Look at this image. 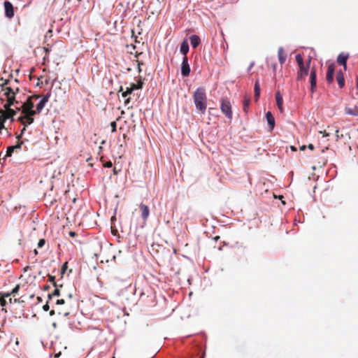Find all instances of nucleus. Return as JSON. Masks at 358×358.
Segmentation results:
<instances>
[{
  "label": "nucleus",
  "mask_w": 358,
  "mask_h": 358,
  "mask_svg": "<svg viewBox=\"0 0 358 358\" xmlns=\"http://www.w3.org/2000/svg\"><path fill=\"white\" fill-rule=\"evenodd\" d=\"M349 55L348 53L341 52L337 57V62L338 64L343 66L344 71L347 69V61L348 59Z\"/></svg>",
  "instance_id": "6e6552de"
},
{
  "label": "nucleus",
  "mask_w": 358,
  "mask_h": 358,
  "mask_svg": "<svg viewBox=\"0 0 358 358\" xmlns=\"http://www.w3.org/2000/svg\"><path fill=\"white\" fill-rule=\"evenodd\" d=\"M50 96V92L47 93L45 95L43 96L42 99L36 106L37 112H41L43 110V108L45 107V103L48 101Z\"/></svg>",
  "instance_id": "ddd939ff"
},
{
  "label": "nucleus",
  "mask_w": 358,
  "mask_h": 358,
  "mask_svg": "<svg viewBox=\"0 0 358 358\" xmlns=\"http://www.w3.org/2000/svg\"><path fill=\"white\" fill-rule=\"evenodd\" d=\"M65 303L64 299H58L56 302L57 305H62Z\"/></svg>",
  "instance_id": "79ce46f5"
},
{
  "label": "nucleus",
  "mask_w": 358,
  "mask_h": 358,
  "mask_svg": "<svg viewBox=\"0 0 358 358\" xmlns=\"http://www.w3.org/2000/svg\"><path fill=\"white\" fill-rule=\"evenodd\" d=\"M44 49H45V52H48L49 51V49H48V48H44Z\"/></svg>",
  "instance_id": "6e6d98bb"
},
{
  "label": "nucleus",
  "mask_w": 358,
  "mask_h": 358,
  "mask_svg": "<svg viewBox=\"0 0 358 358\" xmlns=\"http://www.w3.org/2000/svg\"><path fill=\"white\" fill-rule=\"evenodd\" d=\"M143 82L141 80V79H139L137 81V83H131V86L133 87V89L135 90H139L143 87Z\"/></svg>",
  "instance_id": "bb28decb"
},
{
  "label": "nucleus",
  "mask_w": 358,
  "mask_h": 358,
  "mask_svg": "<svg viewBox=\"0 0 358 358\" xmlns=\"http://www.w3.org/2000/svg\"><path fill=\"white\" fill-rule=\"evenodd\" d=\"M296 61L299 65V71L297 73V80H301L303 79L305 76L308 74V70L310 68V64L311 62V59L309 58L306 62L304 64L303 59L300 54L296 55Z\"/></svg>",
  "instance_id": "f03ea898"
},
{
  "label": "nucleus",
  "mask_w": 358,
  "mask_h": 358,
  "mask_svg": "<svg viewBox=\"0 0 358 358\" xmlns=\"http://www.w3.org/2000/svg\"><path fill=\"white\" fill-rule=\"evenodd\" d=\"M67 268V262H65L62 268V273H64Z\"/></svg>",
  "instance_id": "58836bf2"
},
{
  "label": "nucleus",
  "mask_w": 358,
  "mask_h": 358,
  "mask_svg": "<svg viewBox=\"0 0 358 358\" xmlns=\"http://www.w3.org/2000/svg\"><path fill=\"white\" fill-rule=\"evenodd\" d=\"M29 269H30V267L27 266H26V267H24V272H26V271H27Z\"/></svg>",
  "instance_id": "09e8293b"
},
{
  "label": "nucleus",
  "mask_w": 358,
  "mask_h": 358,
  "mask_svg": "<svg viewBox=\"0 0 358 358\" xmlns=\"http://www.w3.org/2000/svg\"><path fill=\"white\" fill-rule=\"evenodd\" d=\"M345 111L348 115L358 116V106H355L354 108L345 107Z\"/></svg>",
  "instance_id": "aec40b11"
},
{
  "label": "nucleus",
  "mask_w": 358,
  "mask_h": 358,
  "mask_svg": "<svg viewBox=\"0 0 358 358\" xmlns=\"http://www.w3.org/2000/svg\"><path fill=\"white\" fill-rule=\"evenodd\" d=\"M335 134H336V140L337 141H339L341 138H342L343 137V134H339V129H338L335 130Z\"/></svg>",
  "instance_id": "2f4dec72"
},
{
  "label": "nucleus",
  "mask_w": 358,
  "mask_h": 358,
  "mask_svg": "<svg viewBox=\"0 0 358 358\" xmlns=\"http://www.w3.org/2000/svg\"><path fill=\"white\" fill-rule=\"evenodd\" d=\"M55 287V289L54 292L52 294L48 295V297L50 299L52 298V296H59L60 295V292H59V289L57 288V285Z\"/></svg>",
  "instance_id": "7c9ffc66"
},
{
  "label": "nucleus",
  "mask_w": 358,
  "mask_h": 358,
  "mask_svg": "<svg viewBox=\"0 0 358 358\" xmlns=\"http://www.w3.org/2000/svg\"><path fill=\"white\" fill-rule=\"evenodd\" d=\"M189 40L191 45L194 48H197L201 43V39L197 35H192L189 37Z\"/></svg>",
  "instance_id": "6ab92c4d"
},
{
  "label": "nucleus",
  "mask_w": 358,
  "mask_h": 358,
  "mask_svg": "<svg viewBox=\"0 0 358 358\" xmlns=\"http://www.w3.org/2000/svg\"><path fill=\"white\" fill-rule=\"evenodd\" d=\"M250 103V99L248 97H245L244 101H243V110L245 113H248Z\"/></svg>",
  "instance_id": "cd10ccee"
},
{
  "label": "nucleus",
  "mask_w": 358,
  "mask_h": 358,
  "mask_svg": "<svg viewBox=\"0 0 358 358\" xmlns=\"http://www.w3.org/2000/svg\"><path fill=\"white\" fill-rule=\"evenodd\" d=\"M134 90L133 89V87L131 85L129 87H127L126 88L125 91H123V87H120V89L119 92H122V97L126 98L125 100H124V104L126 106L128 105L129 103L130 102V97H127V96H128V95L131 94V92Z\"/></svg>",
  "instance_id": "9d476101"
},
{
  "label": "nucleus",
  "mask_w": 358,
  "mask_h": 358,
  "mask_svg": "<svg viewBox=\"0 0 358 358\" xmlns=\"http://www.w3.org/2000/svg\"><path fill=\"white\" fill-rule=\"evenodd\" d=\"M8 301H9V303H12V300H13V299H12L10 296V297H8Z\"/></svg>",
  "instance_id": "3c124183"
},
{
  "label": "nucleus",
  "mask_w": 358,
  "mask_h": 358,
  "mask_svg": "<svg viewBox=\"0 0 358 358\" xmlns=\"http://www.w3.org/2000/svg\"><path fill=\"white\" fill-rule=\"evenodd\" d=\"M278 56L279 59V62L281 64H283L287 58V55L284 52V50L282 48H280L278 50Z\"/></svg>",
  "instance_id": "412c9836"
},
{
  "label": "nucleus",
  "mask_w": 358,
  "mask_h": 358,
  "mask_svg": "<svg viewBox=\"0 0 358 358\" xmlns=\"http://www.w3.org/2000/svg\"><path fill=\"white\" fill-rule=\"evenodd\" d=\"M17 300L16 299H14V302H17Z\"/></svg>",
  "instance_id": "052dcab7"
},
{
  "label": "nucleus",
  "mask_w": 358,
  "mask_h": 358,
  "mask_svg": "<svg viewBox=\"0 0 358 358\" xmlns=\"http://www.w3.org/2000/svg\"><path fill=\"white\" fill-rule=\"evenodd\" d=\"M181 73L184 77L188 76L190 73V67L187 56H185L182 61Z\"/></svg>",
  "instance_id": "39448f33"
},
{
  "label": "nucleus",
  "mask_w": 358,
  "mask_h": 358,
  "mask_svg": "<svg viewBox=\"0 0 358 358\" xmlns=\"http://www.w3.org/2000/svg\"><path fill=\"white\" fill-rule=\"evenodd\" d=\"M17 120L20 122L24 126L27 127L34 122V117H29L25 114L18 117Z\"/></svg>",
  "instance_id": "f8f14e48"
},
{
  "label": "nucleus",
  "mask_w": 358,
  "mask_h": 358,
  "mask_svg": "<svg viewBox=\"0 0 358 358\" xmlns=\"http://www.w3.org/2000/svg\"><path fill=\"white\" fill-rule=\"evenodd\" d=\"M112 166H113V164H112V162H111L110 161L107 162L104 164V166H105V167H108V168H110V167H112Z\"/></svg>",
  "instance_id": "a19ab883"
},
{
  "label": "nucleus",
  "mask_w": 358,
  "mask_h": 358,
  "mask_svg": "<svg viewBox=\"0 0 358 358\" xmlns=\"http://www.w3.org/2000/svg\"><path fill=\"white\" fill-rule=\"evenodd\" d=\"M4 294L5 293H0V305L1 306H4L7 303L8 297L4 296Z\"/></svg>",
  "instance_id": "c756f323"
},
{
  "label": "nucleus",
  "mask_w": 358,
  "mask_h": 358,
  "mask_svg": "<svg viewBox=\"0 0 358 358\" xmlns=\"http://www.w3.org/2000/svg\"><path fill=\"white\" fill-rule=\"evenodd\" d=\"M3 338V333L0 332V340Z\"/></svg>",
  "instance_id": "5fc2aeb1"
},
{
  "label": "nucleus",
  "mask_w": 358,
  "mask_h": 358,
  "mask_svg": "<svg viewBox=\"0 0 358 358\" xmlns=\"http://www.w3.org/2000/svg\"><path fill=\"white\" fill-rule=\"evenodd\" d=\"M34 107V104L31 99L28 98L27 100L22 106V113H25Z\"/></svg>",
  "instance_id": "dca6fc26"
},
{
  "label": "nucleus",
  "mask_w": 358,
  "mask_h": 358,
  "mask_svg": "<svg viewBox=\"0 0 358 358\" xmlns=\"http://www.w3.org/2000/svg\"><path fill=\"white\" fill-rule=\"evenodd\" d=\"M3 83L1 84V85L3 87L4 86L7 85L9 83L8 80H3V78H1V80Z\"/></svg>",
  "instance_id": "c9c22d12"
},
{
  "label": "nucleus",
  "mask_w": 358,
  "mask_h": 358,
  "mask_svg": "<svg viewBox=\"0 0 358 358\" xmlns=\"http://www.w3.org/2000/svg\"><path fill=\"white\" fill-rule=\"evenodd\" d=\"M3 90L5 91L6 96H10L11 95L15 96L19 92V88L17 87L15 89L12 87H6L3 88Z\"/></svg>",
  "instance_id": "f3484780"
},
{
  "label": "nucleus",
  "mask_w": 358,
  "mask_h": 358,
  "mask_svg": "<svg viewBox=\"0 0 358 358\" xmlns=\"http://www.w3.org/2000/svg\"><path fill=\"white\" fill-rule=\"evenodd\" d=\"M189 51V45L186 40H184L180 45V52L182 55L186 56Z\"/></svg>",
  "instance_id": "5701e85b"
},
{
  "label": "nucleus",
  "mask_w": 358,
  "mask_h": 358,
  "mask_svg": "<svg viewBox=\"0 0 358 358\" xmlns=\"http://www.w3.org/2000/svg\"><path fill=\"white\" fill-rule=\"evenodd\" d=\"M306 149V146L305 145H302L301 148H300V150H304Z\"/></svg>",
  "instance_id": "864d4df0"
},
{
  "label": "nucleus",
  "mask_w": 358,
  "mask_h": 358,
  "mask_svg": "<svg viewBox=\"0 0 358 358\" xmlns=\"http://www.w3.org/2000/svg\"><path fill=\"white\" fill-rule=\"evenodd\" d=\"M193 99L196 110L200 114H204L207 108V96L205 87H198L193 94Z\"/></svg>",
  "instance_id": "f257e3e1"
},
{
  "label": "nucleus",
  "mask_w": 358,
  "mask_h": 358,
  "mask_svg": "<svg viewBox=\"0 0 358 358\" xmlns=\"http://www.w3.org/2000/svg\"><path fill=\"white\" fill-rule=\"evenodd\" d=\"M25 130H26V127H25V126H24L23 129H22V131H21V134H20V135H19V136H17V138L19 141H20V138H21V136L23 134V133L25 131Z\"/></svg>",
  "instance_id": "ea45409f"
},
{
  "label": "nucleus",
  "mask_w": 358,
  "mask_h": 358,
  "mask_svg": "<svg viewBox=\"0 0 358 358\" xmlns=\"http://www.w3.org/2000/svg\"><path fill=\"white\" fill-rule=\"evenodd\" d=\"M220 109L227 118L232 119L231 104L228 99H222Z\"/></svg>",
  "instance_id": "7ed1b4c3"
},
{
  "label": "nucleus",
  "mask_w": 358,
  "mask_h": 358,
  "mask_svg": "<svg viewBox=\"0 0 358 358\" xmlns=\"http://www.w3.org/2000/svg\"><path fill=\"white\" fill-rule=\"evenodd\" d=\"M48 279H49V281L52 282V285H53L54 287L57 286V282L55 280V276L48 275Z\"/></svg>",
  "instance_id": "473e14b6"
},
{
  "label": "nucleus",
  "mask_w": 358,
  "mask_h": 358,
  "mask_svg": "<svg viewBox=\"0 0 358 358\" xmlns=\"http://www.w3.org/2000/svg\"><path fill=\"white\" fill-rule=\"evenodd\" d=\"M20 285H17L10 292L5 293L4 296L10 297V296H15L20 290Z\"/></svg>",
  "instance_id": "b1692460"
},
{
  "label": "nucleus",
  "mask_w": 358,
  "mask_h": 358,
  "mask_svg": "<svg viewBox=\"0 0 358 358\" xmlns=\"http://www.w3.org/2000/svg\"><path fill=\"white\" fill-rule=\"evenodd\" d=\"M15 110L11 109L10 108H6L5 111H2L1 114L0 115L1 128L3 127V123L7 119L12 118L14 115H15Z\"/></svg>",
  "instance_id": "20e7f679"
},
{
  "label": "nucleus",
  "mask_w": 358,
  "mask_h": 358,
  "mask_svg": "<svg viewBox=\"0 0 358 358\" xmlns=\"http://www.w3.org/2000/svg\"><path fill=\"white\" fill-rule=\"evenodd\" d=\"M55 310H52L50 312V315L51 316L54 315H55Z\"/></svg>",
  "instance_id": "8fccbe9b"
},
{
  "label": "nucleus",
  "mask_w": 358,
  "mask_h": 358,
  "mask_svg": "<svg viewBox=\"0 0 358 358\" xmlns=\"http://www.w3.org/2000/svg\"><path fill=\"white\" fill-rule=\"evenodd\" d=\"M140 210L141 212V216L144 220H146L150 215V210L148 206L141 203L139 205Z\"/></svg>",
  "instance_id": "2eb2a0df"
},
{
  "label": "nucleus",
  "mask_w": 358,
  "mask_h": 358,
  "mask_svg": "<svg viewBox=\"0 0 358 358\" xmlns=\"http://www.w3.org/2000/svg\"><path fill=\"white\" fill-rule=\"evenodd\" d=\"M334 71H335V64H330L328 66L327 76H326V80H327V82L328 84H331L333 83Z\"/></svg>",
  "instance_id": "423d86ee"
},
{
  "label": "nucleus",
  "mask_w": 358,
  "mask_h": 358,
  "mask_svg": "<svg viewBox=\"0 0 358 358\" xmlns=\"http://www.w3.org/2000/svg\"><path fill=\"white\" fill-rule=\"evenodd\" d=\"M110 126H111V129H112V132H115L116 131V127H117V124L115 121L112 122L110 123Z\"/></svg>",
  "instance_id": "72a5a7b5"
},
{
  "label": "nucleus",
  "mask_w": 358,
  "mask_h": 358,
  "mask_svg": "<svg viewBox=\"0 0 358 358\" xmlns=\"http://www.w3.org/2000/svg\"><path fill=\"white\" fill-rule=\"evenodd\" d=\"M5 14L8 18H11L14 15L13 6L12 3L8 1L4 2Z\"/></svg>",
  "instance_id": "9b49d317"
},
{
  "label": "nucleus",
  "mask_w": 358,
  "mask_h": 358,
  "mask_svg": "<svg viewBox=\"0 0 358 358\" xmlns=\"http://www.w3.org/2000/svg\"><path fill=\"white\" fill-rule=\"evenodd\" d=\"M219 238H220V237H219V236H216V237L215 238V239L216 241H217V239H219Z\"/></svg>",
  "instance_id": "bf43d9fd"
},
{
  "label": "nucleus",
  "mask_w": 358,
  "mask_h": 358,
  "mask_svg": "<svg viewBox=\"0 0 358 358\" xmlns=\"http://www.w3.org/2000/svg\"><path fill=\"white\" fill-rule=\"evenodd\" d=\"M320 133L322 134L324 137H327L330 135V134L327 132L326 131H320Z\"/></svg>",
  "instance_id": "4c0bfd02"
},
{
  "label": "nucleus",
  "mask_w": 358,
  "mask_h": 358,
  "mask_svg": "<svg viewBox=\"0 0 358 358\" xmlns=\"http://www.w3.org/2000/svg\"><path fill=\"white\" fill-rule=\"evenodd\" d=\"M69 315V312L64 313V316L67 317Z\"/></svg>",
  "instance_id": "603ef678"
},
{
  "label": "nucleus",
  "mask_w": 358,
  "mask_h": 358,
  "mask_svg": "<svg viewBox=\"0 0 358 358\" xmlns=\"http://www.w3.org/2000/svg\"><path fill=\"white\" fill-rule=\"evenodd\" d=\"M6 98H7V103L4 106L5 108H10L11 106L13 105V103L15 101L14 95H11L10 96H6Z\"/></svg>",
  "instance_id": "393cba45"
},
{
  "label": "nucleus",
  "mask_w": 358,
  "mask_h": 358,
  "mask_svg": "<svg viewBox=\"0 0 358 358\" xmlns=\"http://www.w3.org/2000/svg\"><path fill=\"white\" fill-rule=\"evenodd\" d=\"M255 101H258L260 96V86L259 79H257L255 83Z\"/></svg>",
  "instance_id": "4be33fe9"
},
{
  "label": "nucleus",
  "mask_w": 358,
  "mask_h": 358,
  "mask_svg": "<svg viewBox=\"0 0 358 358\" xmlns=\"http://www.w3.org/2000/svg\"><path fill=\"white\" fill-rule=\"evenodd\" d=\"M34 254H35V255H37V254H38V251H37L36 249L34 250Z\"/></svg>",
  "instance_id": "4d7b16f0"
},
{
  "label": "nucleus",
  "mask_w": 358,
  "mask_h": 358,
  "mask_svg": "<svg viewBox=\"0 0 358 358\" xmlns=\"http://www.w3.org/2000/svg\"><path fill=\"white\" fill-rule=\"evenodd\" d=\"M266 117L268 122V125L270 126V130H273L275 127V119L271 112H267L266 114Z\"/></svg>",
  "instance_id": "a211bd4d"
},
{
  "label": "nucleus",
  "mask_w": 358,
  "mask_h": 358,
  "mask_svg": "<svg viewBox=\"0 0 358 358\" xmlns=\"http://www.w3.org/2000/svg\"><path fill=\"white\" fill-rule=\"evenodd\" d=\"M275 100L277 106L283 105V99L279 91L275 93Z\"/></svg>",
  "instance_id": "a878e982"
},
{
  "label": "nucleus",
  "mask_w": 358,
  "mask_h": 358,
  "mask_svg": "<svg viewBox=\"0 0 358 358\" xmlns=\"http://www.w3.org/2000/svg\"><path fill=\"white\" fill-rule=\"evenodd\" d=\"M291 148L292 150H296V148L294 146H292Z\"/></svg>",
  "instance_id": "13d9d810"
},
{
  "label": "nucleus",
  "mask_w": 358,
  "mask_h": 358,
  "mask_svg": "<svg viewBox=\"0 0 358 358\" xmlns=\"http://www.w3.org/2000/svg\"><path fill=\"white\" fill-rule=\"evenodd\" d=\"M40 113L41 112H37V108L36 110H33V108H31L30 110H28L27 111H26L23 114H25V115H28L29 117H33L36 114H38Z\"/></svg>",
  "instance_id": "c85d7f7f"
},
{
  "label": "nucleus",
  "mask_w": 358,
  "mask_h": 358,
  "mask_svg": "<svg viewBox=\"0 0 358 358\" xmlns=\"http://www.w3.org/2000/svg\"><path fill=\"white\" fill-rule=\"evenodd\" d=\"M356 90H357L356 95L358 96V76L356 78Z\"/></svg>",
  "instance_id": "c03bdc74"
},
{
  "label": "nucleus",
  "mask_w": 358,
  "mask_h": 358,
  "mask_svg": "<svg viewBox=\"0 0 358 358\" xmlns=\"http://www.w3.org/2000/svg\"><path fill=\"white\" fill-rule=\"evenodd\" d=\"M308 148L310 150H313L314 149V146H313V144H311V143H310V144L308 145Z\"/></svg>",
  "instance_id": "49530a36"
},
{
  "label": "nucleus",
  "mask_w": 358,
  "mask_h": 358,
  "mask_svg": "<svg viewBox=\"0 0 358 358\" xmlns=\"http://www.w3.org/2000/svg\"><path fill=\"white\" fill-rule=\"evenodd\" d=\"M24 142L22 141H17V144L15 145L9 146L7 148L6 157H11L14 151H17L18 150H20L22 148V145H23Z\"/></svg>",
  "instance_id": "0eeeda50"
},
{
  "label": "nucleus",
  "mask_w": 358,
  "mask_h": 358,
  "mask_svg": "<svg viewBox=\"0 0 358 358\" xmlns=\"http://www.w3.org/2000/svg\"><path fill=\"white\" fill-rule=\"evenodd\" d=\"M310 91L313 93L316 90V69L315 68H312L310 74Z\"/></svg>",
  "instance_id": "1a4fd4ad"
},
{
  "label": "nucleus",
  "mask_w": 358,
  "mask_h": 358,
  "mask_svg": "<svg viewBox=\"0 0 358 358\" xmlns=\"http://www.w3.org/2000/svg\"><path fill=\"white\" fill-rule=\"evenodd\" d=\"M69 235H70L71 236H72V237H74V236H76V232H74V231H70V232H69Z\"/></svg>",
  "instance_id": "a18cd8bd"
},
{
  "label": "nucleus",
  "mask_w": 358,
  "mask_h": 358,
  "mask_svg": "<svg viewBox=\"0 0 358 358\" xmlns=\"http://www.w3.org/2000/svg\"><path fill=\"white\" fill-rule=\"evenodd\" d=\"M280 113H283V107H282V105H280V106H278Z\"/></svg>",
  "instance_id": "de8ad7c7"
},
{
  "label": "nucleus",
  "mask_w": 358,
  "mask_h": 358,
  "mask_svg": "<svg viewBox=\"0 0 358 358\" xmlns=\"http://www.w3.org/2000/svg\"><path fill=\"white\" fill-rule=\"evenodd\" d=\"M203 358V357H202Z\"/></svg>",
  "instance_id": "680f3d73"
},
{
  "label": "nucleus",
  "mask_w": 358,
  "mask_h": 358,
  "mask_svg": "<svg viewBox=\"0 0 358 358\" xmlns=\"http://www.w3.org/2000/svg\"><path fill=\"white\" fill-rule=\"evenodd\" d=\"M45 239H40L38 243V248H42L44 245H45Z\"/></svg>",
  "instance_id": "f704fd0d"
},
{
  "label": "nucleus",
  "mask_w": 358,
  "mask_h": 358,
  "mask_svg": "<svg viewBox=\"0 0 358 358\" xmlns=\"http://www.w3.org/2000/svg\"><path fill=\"white\" fill-rule=\"evenodd\" d=\"M29 98L31 99V101H32V99H38L40 98V95L34 94V95L29 96Z\"/></svg>",
  "instance_id": "e433bc0d"
},
{
  "label": "nucleus",
  "mask_w": 358,
  "mask_h": 358,
  "mask_svg": "<svg viewBox=\"0 0 358 358\" xmlns=\"http://www.w3.org/2000/svg\"><path fill=\"white\" fill-rule=\"evenodd\" d=\"M336 79V81H337L339 88H341V89L343 88L345 86V78H344L343 73L341 70L337 71Z\"/></svg>",
  "instance_id": "4468645a"
},
{
  "label": "nucleus",
  "mask_w": 358,
  "mask_h": 358,
  "mask_svg": "<svg viewBox=\"0 0 358 358\" xmlns=\"http://www.w3.org/2000/svg\"><path fill=\"white\" fill-rule=\"evenodd\" d=\"M49 308H50V307H49V305L48 303L43 306V309L45 311H48L49 310Z\"/></svg>",
  "instance_id": "37998d69"
}]
</instances>
